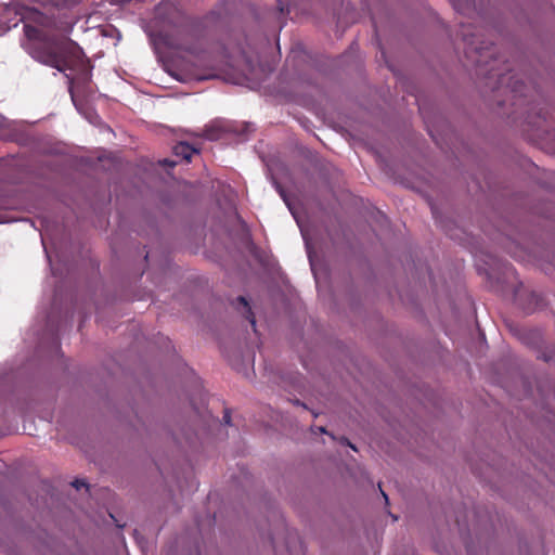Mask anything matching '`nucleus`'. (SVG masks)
Returning <instances> with one entry per match:
<instances>
[{
  "instance_id": "nucleus-14",
  "label": "nucleus",
  "mask_w": 555,
  "mask_h": 555,
  "mask_svg": "<svg viewBox=\"0 0 555 555\" xmlns=\"http://www.w3.org/2000/svg\"><path fill=\"white\" fill-rule=\"evenodd\" d=\"M104 128H105V130H106L108 133H111V132H112V129H111L109 127H104Z\"/></svg>"
},
{
  "instance_id": "nucleus-11",
  "label": "nucleus",
  "mask_w": 555,
  "mask_h": 555,
  "mask_svg": "<svg viewBox=\"0 0 555 555\" xmlns=\"http://www.w3.org/2000/svg\"><path fill=\"white\" fill-rule=\"evenodd\" d=\"M223 421L225 424L230 425L231 424V416L230 414L227 412L223 416Z\"/></svg>"
},
{
  "instance_id": "nucleus-13",
  "label": "nucleus",
  "mask_w": 555,
  "mask_h": 555,
  "mask_svg": "<svg viewBox=\"0 0 555 555\" xmlns=\"http://www.w3.org/2000/svg\"><path fill=\"white\" fill-rule=\"evenodd\" d=\"M164 163H165V164H168V165H170V166H175V165H176V163H175V162H168L167 159H165V160H164Z\"/></svg>"
},
{
  "instance_id": "nucleus-9",
  "label": "nucleus",
  "mask_w": 555,
  "mask_h": 555,
  "mask_svg": "<svg viewBox=\"0 0 555 555\" xmlns=\"http://www.w3.org/2000/svg\"><path fill=\"white\" fill-rule=\"evenodd\" d=\"M72 486L76 489H80L82 487H88L87 483L83 480L76 479L72 482Z\"/></svg>"
},
{
  "instance_id": "nucleus-12",
  "label": "nucleus",
  "mask_w": 555,
  "mask_h": 555,
  "mask_svg": "<svg viewBox=\"0 0 555 555\" xmlns=\"http://www.w3.org/2000/svg\"><path fill=\"white\" fill-rule=\"evenodd\" d=\"M534 143H538V146L540 147H544V144L545 143H548L550 141H541V140H538V141H533Z\"/></svg>"
},
{
  "instance_id": "nucleus-15",
  "label": "nucleus",
  "mask_w": 555,
  "mask_h": 555,
  "mask_svg": "<svg viewBox=\"0 0 555 555\" xmlns=\"http://www.w3.org/2000/svg\"><path fill=\"white\" fill-rule=\"evenodd\" d=\"M319 429H320L321 433H326L324 427H320Z\"/></svg>"
},
{
  "instance_id": "nucleus-1",
  "label": "nucleus",
  "mask_w": 555,
  "mask_h": 555,
  "mask_svg": "<svg viewBox=\"0 0 555 555\" xmlns=\"http://www.w3.org/2000/svg\"><path fill=\"white\" fill-rule=\"evenodd\" d=\"M80 48L67 37H48L44 47L36 52L35 57L42 64L64 72L70 57H77Z\"/></svg>"
},
{
  "instance_id": "nucleus-8",
  "label": "nucleus",
  "mask_w": 555,
  "mask_h": 555,
  "mask_svg": "<svg viewBox=\"0 0 555 555\" xmlns=\"http://www.w3.org/2000/svg\"><path fill=\"white\" fill-rule=\"evenodd\" d=\"M490 76L491 77H498L500 85H503L506 81L505 75L500 74V73H495L493 67H491V69H490Z\"/></svg>"
},
{
  "instance_id": "nucleus-6",
  "label": "nucleus",
  "mask_w": 555,
  "mask_h": 555,
  "mask_svg": "<svg viewBox=\"0 0 555 555\" xmlns=\"http://www.w3.org/2000/svg\"><path fill=\"white\" fill-rule=\"evenodd\" d=\"M237 300L240 301V304H242V305L244 306V308H246V312H247V314H248V315H247V318L249 319V321H250L251 325H253V326H255L256 321H255V318H254V315H253V313H251V310H250V307H249V305H248L247 300H246V299H245V297H243V296H240V297L237 298Z\"/></svg>"
},
{
  "instance_id": "nucleus-16",
  "label": "nucleus",
  "mask_w": 555,
  "mask_h": 555,
  "mask_svg": "<svg viewBox=\"0 0 555 555\" xmlns=\"http://www.w3.org/2000/svg\"><path fill=\"white\" fill-rule=\"evenodd\" d=\"M384 498H385V501L388 502V496L382 491Z\"/></svg>"
},
{
  "instance_id": "nucleus-2",
  "label": "nucleus",
  "mask_w": 555,
  "mask_h": 555,
  "mask_svg": "<svg viewBox=\"0 0 555 555\" xmlns=\"http://www.w3.org/2000/svg\"><path fill=\"white\" fill-rule=\"evenodd\" d=\"M255 131L254 125L249 122L216 119L206 126L205 132L197 139H223L228 135L249 137L254 135Z\"/></svg>"
},
{
  "instance_id": "nucleus-10",
  "label": "nucleus",
  "mask_w": 555,
  "mask_h": 555,
  "mask_svg": "<svg viewBox=\"0 0 555 555\" xmlns=\"http://www.w3.org/2000/svg\"><path fill=\"white\" fill-rule=\"evenodd\" d=\"M89 118H90V122H92V124L100 122V118H99V116H96L95 114L90 115V117H89Z\"/></svg>"
},
{
  "instance_id": "nucleus-4",
  "label": "nucleus",
  "mask_w": 555,
  "mask_h": 555,
  "mask_svg": "<svg viewBox=\"0 0 555 555\" xmlns=\"http://www.w3.org/2000/svg\"><path fill=\"white\" fill-rule=\"evenodd\" d=\"M508 87L515 99L514 105H521V98H527L530 88L521 80L515 79L514 76L508 78Z\"/></svg>"
},
{
  "instance_id": "nucleus-5",
  "label": "nucleus",
  "mask_w": 555,
  "mask_h": 555,
  "mask_svg": "<svg viewBox=\"0 0 555 555\" xmlns=\"http://www.w3.org/2000/svg\"><path fill=\"white\" fill-rule=\"evenodd\" d=\"M199 147L197 145H190L188 141H178L173 146V153L176 156H181L184 160L190 162L192 155L198 153Z\"/></svg>"
},
{
  "instance_id": "nucleus-3",
  "label": "nucleus",
  "mask_w": 555,
  "mask_h": 555,
  "mask_svg": "<svg viewBox=\"0 0 555 555\" xmlns=\"http://www.w3.org/2000/svg\"><path fill=\"white\" fill-rule=\"evenodd\" d=\"M0 128L8 129L13 135L20 139H33L34 137V124L23 120H8L2 115H0Z\"/></svg>"
},
{
  "instance_id": "nucleus-7",
  "label": "nucleus",
  "mask_w": 555,
  "mask_h": 555,
  "mask_svg": "<svg viewBox=\"0 0 555 555\" xmlns=\"http://www.w3.org/2000/svg\"><path fill=\"white\" fill-rule=\"evenodd\" d=\"M175 10V5L170 2L160 3L156 9V14L163 16L165 11Z\"/></svg>"
},
{
  "instance_id": "nucleus-17",
  "label": "nucleus",
  "mask_w": 555,
  "mask_h": 555,
  "mask_svg": "<svg viewBox=\"0 0 555 555\" xmlns=\"http://www.w3.org/2000/svg\"><path fill=\"white\" fill-rule=\"evenodd\" d=\"M348 444L351 447V449L356 450L354 446L348 442Z\"/></svg>"
}]
</instances>
